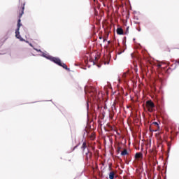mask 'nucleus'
Segmentation results:
<instances>
[{"instance_id":"f257e3e1","label":"nucleus","mask_w":179,"mask_h":179,"mask_svg":"<svg viewBox=\"0 0 179 179\" xmlns=\"http://www.w3.org/2000/svg\"><path fill=\"white\" fill-rule=\"evenodd\" d=\"M26 6V2L21 1L20 0V4L18 6L19 15H18L17 29L15 30V37H16V38H18V40H20V41H25L24 39H23V38H22V36H20V32L19 31L20 30V27L22 26V24L20 22H22V20L20 19H22V16H23V15L24 14V6Z\"/></svg>"},{"instance_id":"f03ea898","label":"nucleus","mask_w":179,"mask_h":179,"mask_svg":"<svg viewBox=\"0 0 179 179\" xmlns=\"http://www.w3.org/2000/svg\"><path fill=\"white\" fill-rule=\"evenodd\" d=\"M145 106L149 113H155V111H156V109H155L156 106L155 105V103L152 101V100L146 101Z\"/></svg>"},{"instance_id":"7ed1b4c3","label":"nucleus","mask_w":179,"mask_h":179,"mask_svg":"<svg viewBox=\"0 0 179 179\" xmlns=\"http://www.w3.org/2000/svg\"><path fill=\"white\" fill-rule=\"evenodd\" d=\"M49 59H50V61H52V62H55V64H57L59 66L61 65L62 62L59 58L50 57H49Z\"/></svg>"},{"instance_id":"20e7f679","label":"nucleus","mask_w":179,"mask_h":179,"mask_svg":"<svg viewBox=\"0 0 179 179\" xmlns=\"http://www.w3.org/2000/svg\"><path fill=\"white\" fill-rule=\"evenodd\" d=\"M92 157H93V153H92V152L88 150L85 153V160H86V162H89L90 160H92Z\"/></svg>"},{"instance_id":"39448f33","label":"nucleus","mask_w":179,"mask_h":179,"mask_svg":"<svg viewBox=\"0 0 179 179\" xmlns=\"http://www.w3.org/2000/svg\"><path fill=\"white\" fill-rule=\"evenodd\" d=\"M143 157V154L142 152H137L135 155V159H142Z\"/></svg>"},{"instance_id":"423d86ee","label":"nucleus","mask_w":179,"mask_h":179,"mask_svg":"<svg viewBox=\"0 0 179 179\" xmlns=\"http://www.w3.org/2000/svg\"><path fill=\"white\" fill-rule=\"evenodd\" d=\"M59 66H62V68H64V69H66V71H69V69L68 68V66L65 64L64 63L60 62V64H59Z\"/></svg>"},{"instance_id":"0eeeda50","label":"nucleus","mask_w":179,"mask_h":179,"mask_svg":"<svg viewBox=\"0 0 179 179\" xmlns=\"http://www.w3.org/2000/svg\"><path fill=\"white\" fill-rule=\"evenodd\" d=\"M117 34L119 35H122V34H124V30L122 28H117Z\"/></svg>"},{"instance_id":"6e6552de","label":"nucleus","mask_w":179,"mask_h":179,"mask_svg":"<svg viewBox=\"0 0 179 179\" xmlns=\"http://www.w3.org/2000/svg\"><path fill=\"white\" fill-rule=\"evenodd\" d=\"M85 94L91 93V92H93V88L85 87Z\"/></svg>"},{"instance_id":"1a4fd4ad","label":"nucleus","mask_w":179,"mask_h":179,"mask_svg":"<svg viewBox=\"0 0 179 179\" xmlns=\"http://www.w3.org/2000/svg\"><path fill=\"white\" fill-rule=\"evenodd\" d=\"M114 176H115V173H114V171H111L109 173V178L110 179H114Z\"/></svg>"},{"instance_id":"9d476101","label":"nucleus","mask_w":179,"mask_h":179,"mask_svg":"<svg viewBox=\"0 0 179 179\" xmlns=\"http://www.w3.org/2000/svg\"><path fill=\"white\" fill-rule=\"evenodd\" d=\"M127 155H128V150H127V149H124V150L121 152V155H122V156H127Z\"/></svg>"},{"instance_id":"9b49d317","label":"nucleus","mask_w":179,"mask_h":179,"mask_svg":"<svg viewBox=\"0 0 179 179\" xmlns=\"http://www.w3.org/2000/svg\"><path fill=\"white\" fill-rule=\"evenodd\" d=\"M86 148H87V145H86V142L85 141L81 146V149L83 150V152H85V149H86Z\"/></svg>"},{"instance_id":"f8f14e48","label":"nucleus","mask_w":179,"mask_h":179,"mask_svg":"<svg viewBox=\"0 0 179 179\" xmlns=\"http://www.w3.org/2000/svg\"><path fill=\"white\" fill-rule=\"evenodd\" d=\"M152 125H155L158 128V129L160 128V127H159V123H157V122H152Z\"/></svg>"},{"instance_id":"ddd939ff","label":"nucleus","mask_w":179,"mask_h":179,"mask_svg":"<svg viewBox=\"0 0 179 179\" xmlns=\"http://www.w3.org/2000/svg\"><path fill=\"white\" fill-rule=\"evenodd\" d=\"M150 132H155V131H157V130H153L152 129V125L150 126Z\"/></svg>"},{"instance_id":"4468645a","label":"nucleus","mask_w":179,"mask_h":179,"mask_svg":"<svg viewBox=\"0 0 179 179\" xmlns=\"http://www.w3.org/2000/svg\"><path fill=\"white\" fill-rule=\"evenodd\" d=\"M122 78L125 79L127 78V73H124L122 75Z\"/></svg>"},{"instance_id":"2eb2a0df","label":"nucleus","mask_w":179,"mask_h":179,"mask_svg":"<svg viewBox=\"0 0 179 179\" xmlns=\"http://www.w3.org/2000/svg\"><path fill=\"white\" fill-rule=\"evenodd\" d=\"M120 149H121V147H118V148H117V152H120Z\"/></svg>"},{"instance_id":"dca6fc26","label":"nucleus","mask_w":179,"mask_h":179,"mask_svg":"<svg viewBox=\"0 0 179 179\" xmlns=\"http://www.w3.org/2000/svg\"><path fill=\"white\" fill-rule=\"evenodd\" d=\"M129 30V27H127V33H128Z\"/></svg>"},{"instance_id":"f3484780","label":"nucleus","mask_w":179,"mask_h":179,"mask_svg":"<svg viewBox=\"0 0 179 179\" xmlns=\"http://www.w3.org/2000/svg\"><path fill=\"white\" fill-rule=\"evenodd\" d=\"M103 43H104V42L107 41V39H106V38H103Z\"/></svg>"},{"instance_id":"a211bd4d","label":"nucleus","mask_w":179,"mask_h":179,"mask_svg":"<svg viewBox=\"0 0 179 179\" xmlns=\"http://www.w3.org/2000/svg\"><path fill=\"white\" fill-rule=\"evenodd\" d=\"M78 148V145L75 146L73 150H75Z\"/></svg>"},{"instance_id":"6ab92c4d","label":"nucleus","mask_w":179,"mask_h":179,"mask_svg":"<svg viewBox=\"0 0 179 179\" xmlns=\"http://www.w3.org/2000/svg\"><path fill=\"white\" fill-rule=\"evenodd\" d=\"M118 54L120 55V54H122V52H118Z\"/></svg>"},{"instance_id":"aec40b11","label":"nucleus","mask_w":179,"mask_h":179,"mask_svg":"<svg viewBox=\"0 0 179 179\" xmlns=\"http://www.w3.org/2000/svg\"><path fill=\"white\" fill-rule=\"evenodd\" d=\"M103 38V37L99 36V40H101Z\"/></svg>"},{"instance_id":"412c9836","label":"nucleus","mask_w":179,"mask_h":179,"mask_svg":"<svg viewBox=\"0 0 179 179\" xmlns=\"http://www.w3.org/2000/svg\"><path fill=\"white\" fill-rule=\"evenodd\" d=\"M109 169H110V170H111V165L109 166Z\"/></svg>"},{"instance_id":"4be33fe9","label":"nucleus","mask_w":179,"mask_h":179,"mask_svg":"<svg viewBox=\"0 0 179 179\" xmlns=\"http://www.w3.org/2000/svg\"><path fill=\"white\" fill-rule=\"evenodd\" d=\"M108 44H110V41L108 42Z\"/></svg>"},{"instance_id":"5701e85b","label":"nucleus","mask_w":179,"mask_h":179,"mask_svg":"<svg viewBox=\"0 0 179 179\" xmlns=\"http://www.w3.org/2000/svg\"><path fill=\"white\" fill-rule=\"evenodd\" d=\"M159 66H162L161 65H159Z\"/></svg>"},{"instance_id":"b1692460","label":"nucleus","mask_w":179,"mask_h":179,"mask_svg":"<svg viewBox=\"0 0 179 179\" xmlns=\"http://www.w3.org/2000/svg\"><path fill=\"white\" fill-rule=\"evenodd\" d=\"M178 64H179V62H178Z\"/></svg>"}]
</instances>
